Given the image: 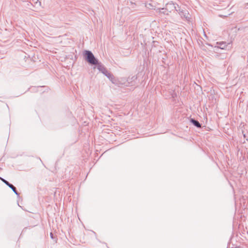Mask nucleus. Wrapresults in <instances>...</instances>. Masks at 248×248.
Listing matches in <instances>:
<instances>
[{"label":"nucleus","mask_w":248,"mask_h":248,"mask_svg":"<svg viewBox=\"0 0 248 248\" xmlns=\"http://www.w3.org/2000/svg\"><path fill=\"white\" fill-rule=\"evenodd\" d=\"M84 55L86 61L90 64L95 65L98 63V60L95 58L93 53L91 51L85 50Z\"/></svg>","instance_id":"1"},{"label":"nucleus","mask_w":248,"mask_h":248,"mask_svg":"<svg viewBox=\"0 0 248 248\" xmlns=\"http://www.w3.org/2000/svg\"><path fill=\"white\" fill-rule=\"evenodd\" d=\"M177 12H178L180 16L182 18H183L186 19V20L187 21H189L190 20V15L189 14L188 11L186 9L183 10L181 9L180 7L177 10Z\"/></svg>","instance_id":"2"},{"label":"nucleus","mask_w":248,"mask_h":248,"mask_svg":"<svg viewBox=\"0 0 248 248\" xmlns=\"http://www.w3.org/2000/svg\"><path fill=\"white\" fill-rule=\"evenodd\" d=\"M179 7H180L178 5L174 4L172 2H168L166 5V9L169 12H170L171 11H173L174 10L177 11V10H178Z\"/></svg>","instance_id":"3"},{"label":"nucleus","mask_w":248,"mask_h":248,"mask_svg":"<svg viewBox=\"0 0 248 248\" xmlns=\"http://www.w3.org/2000/svg\"><path fill=\"white\" fill-rule=\"evenodd\" d=\"M0 179L9 187L11 188L13 192L17 196V197L19 196V193L17 191L16 187L14 186L12 184H10L9 182H8L5 179L3 178L0 177Z\"/></svg>","instance_id":"4"},{"label":"nucleus","mask_w":248,"mask_h":248,"mask_svg":"<svg viewBox=\"0 0 248 248\" xmlns=\"http://www.w3.org/2000/svg\"><path fill=\"white\" fill-rule=\"evenodd\" d=\"M137 77L133 76L131 78H128L127 81L129 86H135L136 85Z\"/></svg>","instance_id":"5"},{"label":"nucleus","mask_w":248,"mask_h":248,"mask_svg":"<svg viewBox=\"0 0 248 248\" xmlns=\"http://www.w3.org/2000/svg\"><path fill=\"white\" fill-rule=\"evenodd\" d=\"M217 46H215V47H217L218 48H220L221 49H224L227 46V44L225 42H217Z\"/></svg>","instance_id":"6"},{"label":"nucleus","mask_w":248,"mask_h":248,"mask_svg":"<svg viewBox=\"0 0 248 248\" xmlns=\"http://www.w3.org/2000/svg\"><path fill=\"white\" fill-rule=\"evenodd\" d=\"M102 74H103L105 76H106L110 80H112L114 78L113 75L109 71H108L107 69H106L105 71H103Z\"/></svg>","instance_id":"7"},{"label":"nucleus","mask_w":248,"mask_h":248,"mask_svg":"<svg viewBox=\"0 0 248 248\" xmlns=\"http://www.w3.org/2000/svg\"><path fill=\"white\" fill-rule=\"evenodd\" d=\"M95 65H97V68L102 73H103V71H105L106 69H107L101 63L98 62L97 64H96Z\"/></svg>","instance_id":"8"},{"label":"nucleus","mask_w":248,"mask_h":248,"mask_svg":"<svg viewBox=\"0 0 248 248\" xmlns=\"http://www.w3.org/2000/svg\"><path fill=\"white\" fill-rule=\"evenodd\" d=\"M190 121L194 126H195L197 128L201 127V124L197 120H196L192 118L190 119Z\"/></svg>","instance_id":"9"},{"label":"nucleus","mask_w":248,"mask_h":248,"mask_svg":"<svg viewBox=\"0 0 248 248\" xmlns=\"http://www.w3.org/2000/svg\"><path fill=\"white\" fill-rule=\"evenodd\" d=\"M159 10L160 13L163 14V15H168V13L167 12H168V11L167 10L166 8L159 9Z\"/></svg>","instance_id":"10"},{"label":"nucleus","mask_w":248,"mask_h":248,"mask_svg":"<svg viewBox=\"0 0 248 248\" xmlns=\"http://www.w3.org/2000/svg\"><path fill=\"white\" fill-rule=\"evenodd\" d=\"M170 94L172 98H174L175 97H176L177 96V94L174 90H171L170 92Z\"/></svg>","instance_id":"11"},{"label":"nucleus","mask_w":248,"mask_h":248,"mask_svg":"<svg viewBox=\"0 0 248 248\" xmlns=\"http://www.w3.org/2000/svg\"><path fill=\"white\" fill-rule=\"evenodd\" d=\"M146 6L147 8H148L152 9H154V6H153V5H152V3H147V4H146Z\"/></svg>","instance_id":"12"},{"label":"nucleus","mask_w":248,"mask_h":248,"mask_svg":"<svg viewBox=\"0 0 248 248\" xmlns=\"http://www.w3.org/2000/svg\"><path fill=\"white\" fill-rule=\"evenodd\" d=\"M50 235L51 238L52 239H53V234H52V232L50 233Z\"/></svg>","instance_id":"13"},{"label":"nucleus","mask_w":248,"mask_h":248,"mask_svg":"<svg viewBox=\"0 0 248 248\" xmlns=\"http://www.w3.org/2000/svg\"><path fill=\"white\" fill-rule=\"evenodd\" d=\"M41 87H42L41 86H38L37 88V89H38V88H41Z\"/></svg>","instance_id":"14"},{"label":"nucleus","mask_w":248,"mask_h":248,"mask_svg":"<svg viewBox=\"0 0 248 248\" xmlns=\"http://www.w3.org/2000/svg\"><path fill=\"white\" fill-rule=\"evenodd\" d=\"M238 31H240V30H241V29L240 28H238Z\"/></svg>","instance_id":"15"},{"label":"nucleus","mask_w":248,"mask_h":248,"mask_svg":"<svg viewBox=\"0 0 248 248\" xmlns=\"http://www.w3.org/2000/svg\"><path fill=\"white\" fill-rule=\"evenodd\" d=\"M243 136H244V137H246V135H245V134H243Z\"/></svg>","instance_id":"16"}]
</instances>
